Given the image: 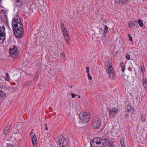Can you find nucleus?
<instances>
[{
    "label": "nucleus",
    "instance_id": "19",
    "mask_svg": "<svg viewBox=\"0 0 147 147\" xmlns=\"http://www.w3.org/2000/svg\"><path fill=\"white\" fill-rule=\"evenodd\" d=\"M132 109H133V108L131 106L128 105L127 106V112H129L130 110H131Z\"/></svg>",
    "mask_w": 147,
    "mask_h": 147
},
{
    "label": "nucleus",
    "instance_id": "30",
    "mask_svg": "<svg viewBox=\"0 0 147 147\" xmlns=\"http://www.w3.org/2000/svg\"><path fill=\"white\" fill-rule=\"evenodd\" d=\"M128 27L131 28V26H132V24H133L134 23H133L131 22H130L128 23Z\"/></svg>",
    "mask_w": 147,
    "mask_h": 147
},
{
    "label": "nucleus",
    "instance_id": "7",
    "mask_svg": "<svg viewBox=\"0 0 147 147\" xmlns=\"http://www.w3.org/2000/svg\"><path fill=\"white\" fill-rule=\"evenodd\" d=\"M107 66L108 67V74L109 75L110 77L111 78H113L115 75V74L112 64L109 63V65H107Z\"/></svg>",
    "mask_w": 147,
    "mask_h": 147
},
{
    "label": "nucleus",
    "instance_id": "15",
    "mask_svg": "<svg viewBox=\"0 0 147 147\" xmlns=\"http://www.w3.org/2000/svg\"><path fill=\"white\" fill-rule=\"evenodd\" d=\"M9 128V126H8L5 128L3 131L4 134L7 135L9 132L10 131Z\"/></svg>",
    "mask_w": 147,
    "mask_h": 147
},
{
    "label": "nucleus",
    "instance_id": "21",
    "mask_svg": "<svg viewBox=\"0 0 147 147\" xmlns=\"http://www.w3.org/2000/svg\"><path fill=\"white\" fill-rule=\"evenodd\" d=\"M62 30L64 36H65V34H66V35L68 36V34H67V31L65 28L62 29Z\"/></svg>",
    "mask_w": 147,
    "mask_h": 147
},
{
    "label": "nucleus",
    "instance_id": "13",
    "mask_svg": "<svg viewBox=\"0 0 147 147\" xmlns=\"http://www.w3.org/2000/svg\"><path fill=\"white\" fill-rule=\"evenodd\" d=\"M124 80L127 81V82H133L134 80V79L133 78V79L131 80H130L129 79V75H126L125 74H124Z\"/></svg>",
    "mask_w": 147,
    "mask_h": 147
},
{
    "label": "nucleus",
    "instance_id": "2",
    "mask_svg": "<svg viewBox=\"0 0 147 147\" xmlns=\"http://www.w3.org/2000/svg\"><path fill=\"white\" fill-rule=\"evenodd\" d=\"M22 24L20 19V17L17 16H15L13 18L12 21V29L18 28L21 26H23Z\"/></svg>",
    "mask_w": 147,
    "mask_h": 147
},
{
    "label": "nucleus",
    "instance_id": "3",
    "mask_svg": "<svg viewBox=\"0 0 147 147\" xmlns=\"http://www.w3.org/2000/svg\"><path fill=\"white\" fill-rule=\"evenodd\" d=\"M80 116L81 119L86 123L88 121L90 118V115L89 113L87 112L81 113L80 114Z\"/></svg>",
    "mask_w": 147,
    "mask_h": 147
},
{
    "label": "nucleus",
    "instance_id": "44",
    "mask_svg": "<svg viewBox=\"0 0 147 147\" xmlns=\"http://www.w3.org/2000/svg\"><path fill=\"white\" fill-rule=\"evenodd\" d=\"M134 71L135 72L136 71V69H135V68H134Z\"/></svg>",
    "mask_w": 147,
    "mask_h": 147
},
{
    "label": "nucleus",
    "instance_id": "23",
    "mask_svg": "<svg viewBox=\"0 0 147 147\" xmlns=\"http://www.w3.org/2000/svg\"><path fill=\"white\" fill-rule=\"evenodd\" d=\"M138 23L140 27H142L143 26V23L141 20L138 19Z\"/></svg>",
    "mask_w": 147,
    "mask_h": 147
},
{
    "label": "nucleus",
    "instance_id": "17",
    "mask_svg": "<svg viewBox=\"0 0 147 147\" xmlns=\"http://www.w3.org/2000/svg\"><path fill=\"white\" fill-rule=\"evenodd\" d=\"M116 2L118 3H121L122 5L125 4L126 2L128 1V0H115Z\"/></svg>",
    "mask_w": 147,
    "mask_h": 147
},
{
    "label": "nucleus",
    "instance_id": "11",
    "mask_svg": "<svg viewBox=\"0 0 147 147\" xmlns=\"http://www.w3.org/2000/svg\"><path fill=\"white\" fill-rule=\"evenodd\" d=\"M9 52L11 55H16L19 54V52L17 51V49L16 47L13 46L12 48H10Z\"/></svg>",
    "mask_w": 147,
    "mask_h": 147
},
{
    "label": "nucleus",
    "instance_id": "5",
    "mask_svg": "<svg viewBox=\"0 0 147 147\" xmlns=\"http://www.w3.org/2000/svg\"><path fill=\"white\" fill-rule=\"evenodd\" d=\"M100 124V121L98 118L95 117L93 119L92 125L94 129H98L99 127Z\"/></svg>",
    "mask_w": 147,
    "mask_h": 147
},
{
    "label": "nucleus",
    "instance_id": "12",
    "mask_svg": "<svg viewBox=\"0 0 147 147\" xmlns=\"http://www.w3.org/2000/svg\"><path fill=\"white\" fill-rule=\"evenodd\" d=\"M109 112L110 117L113 118L114 115L117 113V111L116 108H113L111 110H109Z\"/></svg>",
    "mask_w": 147,
    "mask_h": 147
},
{
    "label": "nucleus",
    "instance_id": "22",
    "mask_svg": "<svg viewBox=\"0 0 147 147\" xmlns=\"http://www.w3.org/2000/svg\"><path fill=\"white\" fill-rule=\"evenodd\" d=\"M121 68L122 71L123 72L125 70V65H124L123 62L121 63Z\"/></svg>",
    "mask_w": 147,
    "mask_h": 147
},
{
    "label": "nucleus",
    "instance_id": "37",
    "mask_svg": "<svg viewBox=\"0 0 147 147\" xmlns=\"http://www.w3.org/2000/svg\"><path fill=\"white\" fill-rule=\"evenodd\" d=\"M132 40V37L131 36H130V37H129V40L131 41Z\"/></svg>",
    "mask_w": 147,
    "mask_h": 147
},
{
    "label": "nucleus",
    "instance_id": "38",
    "mask_svg": "<svg viewBox=\"0 0 147 147\" xmlns=\"http://www.w3.org/2000/svg\"><path fill=\"white\" fill-rule=\"evenodd\" d=\"M69 87L70 88H72L73 87V86L72 85L69 86Z\"/></svg>",
    "mask_w": 147,
    "mask_h": 147
},
{
    "label": "nucleus",
    "instance_id": "33",
    "mask_svg": "<svg viewBox=\"0 0 147 147\" xmlns=\"http://www.w3.org/2000/svg\"><path fill=\"white\" fill-rule=\"evenodd\" d=\"M86 72L88 74L89 73V68L88 67H86Z\"/></svg>",
    "mask_w": 147,
    "mask_h": 147
},
{
    "label": "nucleus",
    "instance_id": "40",
    "mask_svg": "<svg viewBox=\"0 0 147 147\" xmlns=\"http://www.w3.org/2000/svg\"><path fill=\"white\" fill-rule=\"evenodd\" d=\"M131 36H130V34H128V37H129H129H130Z\"/></svg>",
    "mask_w": 147,
    "mask_h": 147
},
{
    "label": "nucleus",
    "instance_id": "48",
    "mask_svg": "<svg viewBox=\"0 0 147 147\" xmlns=\"http://www.w3.org/2000/svg\"><path fill=\"white\" fill-rule=\"evenodd\" d=\"M130 78H132V77H131Z\"/></svg>",
    "mask_w": 147,
    "mask_h": 147
},
{
    "label": "nucleus",
    "instance_id": "26",
    "mask_svg": "<svg viewBox=\"0 0 147 147\" xmlns=\"http://www.w3.org/2000/svg\"><path fill=\"white\" fill-rule=\"evenodd\" d=\"M145 70L144 66L142 65H141V69L140 70L142 73L144 74V71Z\"/></svg>",
    "mask_w": 147,
    "mask_h": 147
},
{
    "label": "nucleus",
    "instance_id": "20",
    "mask_svg": "<svg viewBox=\"0 0 147 147\" xmlns=\"http://www.w3.org/2000/svg\"><path fill=\"white\" fill-rule=\"evenodd\" d=\"M5 96V93L1 90H0V96L1 97H4Z\"/></svg>",
    "mask_w": 147,
    "mask_h": 147
},
{
    "label": "nucleus",
    "instance_id": "32",
    "mask_svg": "<svg viewBox=\"0 0 147 147\" xmlns=\"http://www.w3.org/2000/svg\"><path fill=\"white\" fill-rule=\"evenodd\" d=\"M71 95L72 97L73 98H74L75 96H77V95H75L74 93H71Z\"/></svg>",
    "mask_w": 147,
    "mask_h": 147
},
{
    "label": "nucleus",
    "instance_id": "27",
    "mask_svg": "<svg viewBox=\"0 0 147 147\" xmlns=\"http://www.w3.org/2000/svg\"><path fill=\"white\" fill-rule=\"evenodd\" d=\"M120 143L122 147H125V145L123 141H121Z\"/></svg>",
    "mask_w": 147,
    "mask_h": 147
},
{
    "label": "nucleus",
    "instance_id": "14",
    "mask_svg": "<svg viewBox=\"0 0 147 147\" xmlns=\"http://www.w3.org/2000/svg\"><path fill=\"white\" fill-rule=\"evenodd\" d=\"M17 6L21 7L23 5L22 0H14Z\"/></svg>",
    "mask_w": 147,
    "mask_h": 147
},
{
    "label": "nucleus",
    "instance_id": "10",
    "mask_svg": "<svg viewBox=\"0 0 147 147\" xmlns=\"http://www.w3.org/2000/svg\"><path fill=\"white\" fill-rule=\"evenodd\" d=\"M100 145L101 147L106 146L109 144V141L107 139H102L100 138Z\"/></svg>",
    "mask_w": 147,
    "mask_h": 147
},
{
    "label": "nucleus",
    "instance_id": "6",
    "mask_svg": "<svg viewBox=\"0 0 147 147\" xmlns=\"http://www.w3.org/2000/svg\"><path fill=\"white\" fill-rule=\"evenodd\" d=\"M100 143V138L97 137L91 140L90 145L91 147H101Z\"/></svg>",
    "mask_w": 147,
    "mask_h": 147
},
{
    "label": "nucleus",
    "instance_id": "28",
    "mask_svg": "<svg viewBox=\"0 0 147 147\" xmlns=\"http://www.w3.org/2000/svg\"><path fill=\"white\" fill-rule=\"evenodd\" d=\"M108 32H109V30H104V36H105V37L106 36V34Z\"/></svg>",
    "mask_w": 147,
    "mask_h": 147
},
{
    "label": "nucleus",
    "instance_id": "29",
    "mask_svg": "<svg viewBox=\"0 0 147 147\" xmlns=\"http://www.w3.org/2000/svg\"><path fill=\"white\" fill-rule=\"evenodd\" d=\"M125 57L127 60L129 59L130 58V55L129 54H127L125 55Z\"/></svg>",
    "mask_w": 147,
    "mask_h": 147
},
{
    "label": "nucleus",
    "instance_id": "45",
    "mask_svg": "<svg viewBox=\"0 0 147 147\" xmlns=\"http://www.w3.org/2000/svg\"><path fill=\"white\" fill-rule=\"evenodd\" d=\"M136 73L135 72V75H136Z\"/></svg>",
    "mask_w": 147,
    "mask_h": 147
},
{
    "label": "nucleus",
    "instance_id": "31",
    "mask_svg": "<svg viewBox=\"0 0 147 147\" xmlns=\"http://www.w3.org/2000/svg\"><path fill=\"white\" fill-rule=\"evenodd\" d=\"M88 78L90 80H91L92 79V77L90 76V75L89 73L87 75Z\"/></svg>",
    "mask_w": 147,
    "mask_h": 147
},
{
    "label": "nucleus",
    "instance_id": "16",
    "mask_svg": "<svg viewBox=\"0 0 147 147\" xmlns=\"http://www.w3.org/2000/svg\"><path fill=\"white\" fill-rule=\"evenodd\" d=\"M142 81L144 88L147 89V82L146 78H143L142 80Z\"/></svg>",
    "mask_w": 147,
    "mask_h": 147
},
{
    "label": "nucleus",
    "instance_id": "4",
    "mask_svg": "<svg viewBox=\"0 0 147 147\" xmlns=\"http://www.w3.org/2000/svg\"><path fill=\"white\" fill-rule=\"evenodd\" d=\"M5 28L4 26H0V44L4 42L5 39Z\"/></svg>",
    "mask_w": 147,
    "mask_h": 147
},
{
    "label": "nucleus",
    "instance_id": "18",
    "mask_svg": "<svg viewBox=\"0 0 147 147\" xmlns=\"http://www.w3.org/2000/svg\"><path fill=\"white\" fill-rule=\"evenodd\" d=\"M15 136H16V138H15L16 140L17 139V140L18 141H20L21 140V138H20L21 137V135L20 134H18L17 133H15Z\"/></svg>",
    "mask_w": 147,
    "mask_h": 147
},
{
    "label": "nucleus",
    "instance_id": "35",
    "mask_svg": "<svg viewBox=\"0 0 147 147\" xmlns=\"http://www.w3.org/2000/svg\"><path fill=\"white\" fill-rule=\"evenodd\" d=\"M45 129L46 130H48V128L47 127V124H45Z\"/></svg>",
    "mask_w": 147,
    "mask_h": 147
},
{
    "label": "nucleus",
    "instance_id": "25",
    "mask_svg": "<svg viewBox=\"0 0 147 147\" xmlns=\"http://www.w3.org/2000/svg\"><path fill=\"white\" fill-rule=\"evenodd\" d=\"M5 79L7 81H9L10 77L9 76V74L8 73H6V77Z\"/></svg>",
    "mask_w": 147,
    "mask_h": 147
},
{
    "label": "nucleus",
    "instance_id": "39",
    "mask_svg": "<svg viewBox=\"0 0 147 147\" xmlns=\"http://www.w3.org/2000/svg\"><path fill=\"white\" fill-rule=\"evenodd\" d=\"M65 40H66V42H67L68 44H69V42L67 39H66Z\"/></svg>",
    "mask_w": 147,
    "mask_h": 147
},
{
    "label": "nucleus",
    "instance_id": "42",
    "mask_svg": "<svg viewBox=\"0 0 147 147\" xmlns=\"http://www.w3.org/2000/svg\"><path fill=\"white\" fill-rule=\"evenodd\" d=\"M133 25L134 26H135V24H132V26Z\"/></svg>",
    "mask_w": 147,
    "mask_h": 147
},
{
    "label": "nucleus",
    "instance_id": "46",
    "mask_svg": "<svg viewBox=\"0 0 147 147\" xmlns=\"http://www.w3.org/2000/svg\"><path fill=\"white\" fill-rule=\"evenodd\" d=\"M1 2V0H0V3Z\"/></svg>",
    "mask_w": 147,
    "mask_h": 147
},
{
    "label": "nucleus",
    "instance_id": "24",
    "mask_svg": "<svg viewBox=\"0 0 147 147\" xmlns=\"http://www.w3.org/2000/svg\"><path fill=\"white\" fill-rule=\"evenodd\" d=\"M60 55L62 58H63L65 60H67V58L66 57L65 54L63 53H61Z\"/></svg>",
    "mask_w": 147,
    "mask_h": 147
},
{
    "label": "nucleus",
    "instance_id": "47",
    "mask_svg": "<svg viewBox=\"0 0 147 147\" xmlns=\"http://www.w3.org/2000/svg\"><path fill=\"white\" fill-rule=\"evenodd\" d=\"M143 77L144 76V74H143Z\"/></svg>",
    "mask_w": 147,
    "mask_h": 147
},
{
    "label": "nucleus",
    "instance_id": "8",
    "mask_svg": "<svg viewBox=\"0 0 147 147\" xmlns=\"http://www.w3.org/2000/svg\"><path fill=\"white\" fill-rule=\"evenodd\" d=\"M30 136L34 147H37V139L35 135L33 133L31 132Z\"/></svg>",
    "mask_w": 147,
    "mask_h": 147
},
{
    "label": "nucleus",
    "instance_id": "36",
    "mask_svg": "<svg viewBox=\"0 0 147 147\" xmlns=\"http://www.w3.org/2000/svg\"><path fill=\"white\" fill-rule=\"evenodd\" d=\"M108 28L106 25H105L104 27V30H108Z\"/></svg>",
    "mask_w": 147,
    "mask_h": 147
},
{
    "label": "nucleus",
    "instance_id": "1",
    "mask_svg": "<svg viewBox=\"0 0 147 147\" xmlns=\"http://www.w3.org/2000/svg\"><path fill=\"white\" fill-rule=\"evenodd\" d=\"M12 29L13 32L16 37L20 38L23 36L24 34L23 26L15 28L14 29V28Z\"/></svg>",
    "mask_w": 147,
    "mask_h": 147
},
{
    "label": "nucleus",
    "instance_id": "43",
    "mask_svg": "<svg viewBox=\"0 0 147 147\" xmlns=\"http://www.w3.org/2000/svg\"><path fill=\"white\" fill-rule=\"evenodd\" d=\"M80 96H78V97H79V98H80Z\"/></svg>",
    "mask_w": 147,
    "mask_h": 147
},
{
    "label": "nucleus",
    "instance_id": "9",
    "mask_svg": "<svg viewBox=\"0 0 147 147\" xmlns=\"http://www.w3.org/2000/svg\"><path fill=\"white\" fill-rule=\"evenodd\" d=\"M59 143L61 147H64L66 146L67 144L65 139L62 136H59Z\"/></svg>",
    "mask_w": 147,
    "mask_h": 147
},
{
    "label": "nucleus",
    "instance_id": "41",
    "mask_svg": "<svg viewBox=\"0 0 147 147\" xmlns=\"http://www.w3.org/2000/svg\"><path fill=\"white\" fill-rule=\"evenodd\" d=\"M5 17H6V19L7 20V16H6L5 15Z\"/></svg>",
    "mask_w": 147,
    "mask_h": 147
},
{
    "label": "nucleus",
    "instance_id": "34",
    "mask_svg": "<svg viewBox=\"0 0 147 147\" xmlns=\"http://www.w3.org/2000/svg\"><path fill=\"white\" fill-rule=\"evenodd\" d=\"M61 28L62 29L65 28L64 27V23H61Z\"/></svg>",
    "mask_w": 147,
    "mask_h": 147
}]
</instances>
